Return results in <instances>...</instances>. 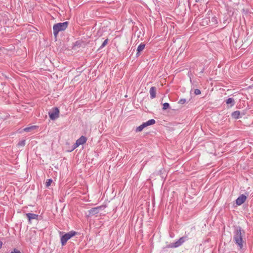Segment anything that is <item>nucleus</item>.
I'll list each match as a JSON object with an SVG mask.
<instances>
[{
  "instance_id": "18",
  "label": "nucleus",
  "mask_w": 253,
  "mask_h": 253,
  "mask_svg": "<svg viewBox=\"0 0 253 253\" xmlns=\"http://www.w3.org/2000/svg\"><path fill=\"white\" fill-rule=\"evenodd\" d=\"M169 107V105L168 103H165L163 104V109L164 110H166Z\"/></svg>"
},
{
  "instance_id": "10",
  "label": "nucleus",
  "mask_w": 253,
  "mask_h": 253,
  "mask_svg": "<svg viewBox=\"0 0 253 253\" xmlns=\"http://www.w3.org/2000/svg\"><path fill=\"white\" fill-rule=\"evenodd\" d=\"M145 44L143 43H141L137 47V52L136 53V56H138L139 55V52L142 51L145 48Z\"/></svg>"
},
{
  "instance_id": "7",
  "label": "nucleus",
  "mask_w": 253,
  "mask_h": 253,
  "mask_svg": "<svg viewBox=\"0 0 253 253\" xmlns=\"http://www.w3.org/2000/svg\"><path fill=\"white\" fill-rule=\"evenodd\" d=\"M246 199L247 196L242 194L236 199V203L238 206H240L246 201Z\"/></svg>"
},
{
  "instance_id": "20",
  "label": "nucleus",
  "mask_w": 253,
  "mask_h": 253,
  "mask_svg": "<svg viewBox=\"0 0 253 253\" xmlns=\"http://www.w3.org/2000/svg\"><path fill=\"white\" fill-rule=\"evenodd\" d=\"M186 102V100L185 99H180L179 101H178V103L180 104H184V103H185Z\"/></svg>"
},
{
  "instance_id": "16",
  "label": "nucleus",
  "mask_w": 253,
  "mask_h": 253,
  "mask_svg": "<svg viewBox=\"0 0 253 253\" xmlns=\"http://www.w3.org/2000/svg\"><path fill=\"white\" fill-rule=\"evenodd\" d=\"M108 39H106L103 42V43H102L101 45L100 46V47H99V49H101V48H103L104 47H105L106 44H107L108 43Z\"/></svg>"
},
{
  "instance_id": "13",
  "label": "nucleus",
  "mask_w": 253,
  "mask_h": 253,
  "mask_svg": "<svg viewBox=\"0 0 253 253\" xmlns=\"http://www.w3.org/2000/svg\"><path fill=\"white\" fill-rule=\"evenodd\" d=\"M36 127H37L36 126H29V127H27L24 128L23 130L24 131H26V132H29V131H30L31 130L34 129Z\"/></svg>"
},
{
  "instance_id": "2",
  "label": "nucleus",
  "mask_w": 253,
  "mask_h": 253,
  "mask_svg": "<svg viewBox=\"0 0 253 253\" xmlns=\"http://www.w3.org/2000/svg\"><path fill=\"white\" fill-rule=\"evenodd\" d=\"M68 22L58 23L54 25L53 27V34L56 37L60 31L65 30L68 27Z\"/></svg>"
},
{
  "instance_id": "21",
  "label": "nucleus",
  "mask_w": 253,
  "mask_h": 253,
  "mask_svg": "<svg viewBox=\"0 0 253 253\" xmlns=\"http://www.w3.org/2000/svg\"><path fill=\"white\" fill-rule=\"evenodd\" d=\"M98 209V208H95L92 209L90 211V213H95L97 212Z\"/></svg>"
},
{
  "instance_id": "6",
  "label": "nucleus",
  "mask_w": 253,
  "mask_h": 253,
  "mask_svg": "<svg viewBox=\"0 0 253 253\" xmlns=\"http://www.w3.org/2000/svg\"><path fill=\"white\" fill-rule=\"evenodd\" d=\"M87 140L86 138L84 136H81L77 140L76 143L73 145L72 150H74L81 145H83L86 143Z\"/></svg>"
},
{
  "instance_id": "25",
  "label": "nucleus",
  "mask_w": 253,
  "mask_h": 253,
  "mask_svg": "<svg viewBox=\"0 0 253 253\" xmlns=\"http://www.w3.org/2000/svg\"><path fill=\"white\" fill-rule=\"evenodd\" d=\"M2 242L0 241V249L2 247Z\"/></svg>"
},
{
  "instance_id": "4",
  "label": "nucleus",
  "mask_w": 253,
  "mask_h": 253,
  "mask_svg": "<svg viewBox=\"0 0 253 253\" xmlns=\"http://www.w3.org/2000/svg\"><path fill=\"white\" fill-rule=\"evenodd\" d=\"M156 123V121L154 119H151L148 121L146 122L143 123L142 125L138 126L136 129V131L137 132H140L142 131V130L146 127L153 125L155 124Z\"/></svg>"
},
{
  "instance_id": "9",
  "label": "nucleus",
  "mask_w": 253,
  "mask_h": 253,
  "mask_svg": "<svg viewBox=\"0 0 253 253\" xmlns=\"http://www.w3.org/2000/svg\"><path fill=\"white\" fill-rule=\"evenodd\" d=\"M150 97L153 99L156 96V88L155 86H152L150 88Z\"/></svg>"
},
{
  "instance_id": "14",
  "label": "nucleus",
  "mask_w": 253,
  "mask_h": 253,
  "mask_svg": "<svg viewBox=\"0 0 253 253\" xmlns=\"http://www.w3.org/2000/svg\"><path fill=\"white\" fill-rule=\"evenodd\" d=\"M187 239V237H182L179 240H178L180 245H181Z\"/></svg>"
},
{
  "instance_id": "19",
  "label": "nucleus",
  "mask_w": 253,
  "mask_h": 253,
  "mask_svg": "<svg viewBox=\"0 0 253 253\" xmlns=\"http://www.w3.org/2000/svg\"><path fill=\"white\" fill-rule=\"evenodd\" d=\"M52 179H47V180L46 182V186L47 187H49L51 185V183H52Z\"/></svg>"
},
{
  "instance_id": "24",
  "label": "nucleus",
  "mask_w": 253,
  "mask_h": 253,
  "mask_svg": "<svg viewBox=\"0 0 253 253\" xmlns=\"http://www.w3.org/2000/svg\"><path fill=\"white\" fill-rule=\"evenodd\" d=\"M10 253H21L19 251L14 249L13 251L11 252Z\"/></svg>"
},
{
  "instance_id": "27",
  "label": "nucleus",
  "mask_w": 253,
  "mask_h": 253,
  "mask_svg": "<svg viewBox=\"0 0 253 253\" xmlns=\"http://www.w3.org/2000/svg\"><path fill=\"white\" fill-rule=\"evenodd\" d=\"M213 19H214L215 21H216V19H215L214 18H213Z\"/></svg>"
},
{
  "instance_id": "12",
  "label": "nucleus",
  "mask_w": 253,
  "mask_h": 253,
  "mask_svg": "<svg viewBox=\"0 0 253 253\" xmlns=\"http://www.w3.org/2000/svg\"><path fill=\"white\" fill-rule=\"evenodd\" d=\"M232 116L235 119H239L240 116V112L239 111H236L232 113Z\"/></svg>"
},
{
  "instance_id": "22",
  "label": "nucleus",
  "mask_w": 253,
  "mask_h": 253,
  "mask_svg": "<svg viewBox=\"0 0 253 253\" xmlns=\"http://www.w3.org/2000/svg\"><path fill=\"white\" fill-rule=\"evenodd\" d=\"M25 140H22L20 142H19L18 145H19V146H24L25 145Z\"/></svg>"
},
{
  "instance_id": "8",
  "label": "nucleus",
  "mask_w": 253,
  "mask_h": 253,
  "mask_svg": "<svg viewBox=\"0 0 253 253\" xmlns=\"http://www.w3.org/2000/svg\"><path fill=\"white\" fill-rule=\"evenodd\" d=\"M26 216L28 218L29 221L31 222V220L37 219L38 218V215L35 213H26Z\"/></svg>"
},
{
  "instance_id": "1",
  "label": "nucleus",
  "mask_w": 253,
  "mask_h": 253,
  "mask_svg": "<svg viewBox=\"0 0 253 253\" xmlns=\"http://www.w3.org/2000/svg\"><path fill=\"white\" fill-rule=\"evenodd\" d=\"M245 232L240 227H237L234 231L233 239L235 243L238 246L239 249L243 248V237L245 236Z\"/></svg>"
},
{
  "instance_id": "17",
  "label": "nucleus",
  "mask_w": 253,
  "mask_h": 253,
  "mask_svg": "<svg viewBox=\"0 0 253 253\" xmlns=\"http://www.w3.org/2000/svg\"><path fill=\"white\" fill-rule=\"evenodd\" d=\"M180 246H181V245H180V243H179L178 241L177 240L171 247L176 248V247H179Z\"/></svg>"
},
{
  "instance_id": "26",
  "label": "nucleus",
  "mask_w": 253,
  "mask_h": 253,
  "mask_svg": "<svg viewBox=\"0 0 253 253\" xmlns=\"http://www.w3.org/2000/svg\"><path fill=\"white\" fill-rule=\"evenodd\" d=\"M208 19H205L204 20V21L203 22V23L205 21L206 23L208 22Z\"/></svg>"
},
{
  "instance_id": "3",
  "label": "nucleus",
  "mask_w": 253,
  "mask_h": 253,
  "mask_svg": "<svg viewBox=\"0 0 253 253\" xmlns=\"http://www.w3.org/2000/svg\"><path fill=\"white\" fill-rule=\"evenodd\" d=\"M77 233L74 231H71L61 237V243L62 246H65L67 242L73 236H75Z\"/></svg>"
},
{
  "instance_id": "11",
  "label": "nucleus",
  "mask_w": 253,
  "mask_h": 253,
  "mask_svg": "<svg viewBox=\"0 0 253 253\" xmlns=\"http://www.w3.org/2000/svg\"><path fill=\"white\" fill-rule=\"evenodd\" d=\"M226 103L227 105H230V106H233L235 104V100L232 98H229L226 100Z\"/></svg>"
},
{
  "instance_id": "5",
  "label": "nucleus",
  "mask_w": 253,
  "mask_h": 253,
  "mask_svg": "<svg viewBox=\"0 0 253 253\" xmlns=\"http://www.w3.org/2000/svg\"><path fill=\"white\" fill-rule=\"evenodd\" d=\"M49 116L51 120H55L59 117V110L58 108H53L51 111L48 113Z\"/></svg>"
},
{
  "instance_id": "15",
  "label": "nucleus",
  "mask_w": 253,
  "mask_h": 253,
  "mask_svg": "<svg viewBox=\"0 0 253 253\" xmlns=\"http://www.w3.org/2000/svg\"><path fill=\"white\" fill-rule=\"evenodd\" d=\"M187 239V237H182L179 240H178L180 245H181Z\"/></svg>"
},
{
  "instance_id": "23",
  "label": "nucleus",
  "mask_w": 253,
  "mask_h": 253,
  "mask_svg": "<svg viewBox=\"0 0 253 253\" xmlns=\"http://www.w3.org/2000/svg\"><path fill=\"white\" fill-rule=\"evenodd\" d=\"M194 93L195 95H199L201 94V91L199 89H195L194 90Z\"/></svg>"
}]
</instances>
